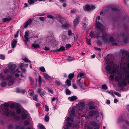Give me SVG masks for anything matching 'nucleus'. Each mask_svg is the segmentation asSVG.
Listing matches in <instances>:
<instances>
[{
    "label": "nucleus",
    "instance_id": "obj_1",
    "mask_svg": "<svg viewBox=\"0 0 129 129\" xmlns=\"http://www.w3.org/2000/svg\"><path fill=\"white\" fill-rule=\"evenodd\" d=\"M127 60L128 63L124 62L120 64L121 73L125 74L129 73V55L127 57Z\"/></svg>",
    "mask_w": 129,
    "mask_h": 129
},
{
    "label": "nucleus",
    "instance_id": "obj_2",
    "mask_svg": "<svg viewBox=\"0 0 129 129\" xmlns=\"http://www.w3.org/2000/svg\"><path fill=\"white\" fill-rule=\"evenodd\" d=\"M88 116L91 117L94 115L97 117L99 116V113L98 111L96 110H94L90 111L88 113Z\"/></svg>",
    "mask_w": 129,
    "mask_h": 129
},
{
    "label": "nucleus",
    "instance_id": "obj_3",
    "mask_svg": "<svg viewBox=\"0 0 129 129\" xmlns=\"http://www.w3.org/2000/svg\"><path fill=\"white\" fill-rule=\"evenodd\" d=\"M66 120L67 121L66 122L67 127L71 126L74 120L73 118L72 117H68L67 118Z\"/></svg>",
    "mask_w": 129,
    "mask_h": 129
},
{
    "label": "nucleus",
    "instance_id": "obj_4",
    "mask_svg": "<svg viewBox=\"0 0 129 129\" xmlns=\"http://www.w3.org/2000/svg\"><path fill=\"white\" fill-rule=\"evenodd\" d=\"M54 38L52 36H48L46 39V41L48 44L51 45L55 41Z\"/></svg>",
    "mask_w": 129,
    "mask_h": 129
},
{
    "label": "nucleus",
    "instance_id": "obj_5",
    "mask_svg": "<svg viewBox=\"0 0 129 129\" xmlns=\"http://www.w3.org/2000/svg\"><path fill=\"white\" fill-rule=\"evenodd\" d=\"M81 18V16L80 15L77 16L76 18L74 19L73 21L74 26L75 27L80 22V20Z\"/></svg>",
    "mask_w": 129,
    "mask_h": 129
},
{
    "label": "nucleus",
    "instance_id": "obj_6",
    "mask_svg": "<svg viewBox=\"0 0 129 129\" xmlns=\"http://www.w3.org/2000/svg\"><path fill=\"white\" fill-rule=\"evenodd\" d=\"M101 24L100 22H98L95 24V26L98 29L97 31L99 33H102L103 30L101 28Z\"/></svg>",
    "mask_w": 129,
    "mask_h": 129
},
{
    "label": "nucleus",
    "instance_id": "obj_7",
    "mask_svg": "<svg viewBox=\"0 0 129 129\" xmlns=\"http://www.w3.org/2000/svg\"><path fill=\"white\" fill-rule=\"evenodd\" d=\"M105 69L106 70V72L107 73L111 74L113 73L111 71L112 70V67L110 65L107 64L106 66Z\"/></svg>",
    "mask_w": 129,
    "mask_h": 129
},
{
    "label": "nucleus",
    "instance_id": "obj_8",
    "mask_svg": "<svg viewBox=\"0 0 129 129\" xmlns=\"http://www.w3.org/2000/svg\"><path fill=\"white\" fill-rule=\"evenodd\" d=\"M103 33V35L102 36V38L103 41L104 42L107 43L108 41V35L107 34H104L103 31L102 33Z\"/></svg>",
    "mask_w": 129,
    "mask_h": 129
},
{
    "label": "nucleus",
    "instance_id": "obj_9",
    "mask_svg": "<svg viewBox=\"0 0 129 129\" xmlns=\"http://www.w3.org/2000/svg\"><path fill=\"white\" fill-rule=\"evenodd\" d=\"M8 108L7 109L6 111L5 112V114L8 115V114H10L13 116H16V113L15 112H10L8 111Z\"/></svg>",
    "mask_w": 129,
    "mask_h": 129
},
{
    "label": "nucleus",
    "instance_id": "obj_10",
    "mask_svg": "<svg viewBox=\"0 0 129 129\" xmlns=\"http://www.w3.org/2000/svg\"><path fill=\"white\" fill-rule=\"evenodd\" d=\"M79 78H81V79L82 78H86V76L85 73H79L77 77V79H78Z\"/></svg>",
    "mask_w": 129,
    "mask_h": 129
},
{
    "label": "nucleus",
    "instance_id": "obj_11",
    "mask_svg": "<svg viewBox=\"0 0 129 129\" xmlns=\"http://www.w3.org/2000/svg\"><path fill=\"white\" fill-rule=\"evenodd\" d=\"M85 105L84 102H83L80 103L79 106L78 107V109L80 111L83 110Z\"/></svg>",
    "mask_w": 129,
    "mask_h": 129
},
{
    "label": "nucleus",
    "instance_id": "obj_12",
    "mask_svg": "<svg viewBox=\"0 0 129 129\" xmlns=\"http://www.w3.org/2000/svg\"><path fill=\"white\" fill-rule=\"evenodd\" d=\"M17 42V41L15 39L13 40L12 41L11 44L12 48H15L16 47Z\"/></svg>",
    "mask_w": 129,
    "mask_h": 129
},
{
    "label": "nucleus",
    "instance_id": "obj_13",
    "mask_svg": "<svg viewBox=\"0 0 129 129\" xmlns=\"http://www.w3.org/2000/svg\"><path fill=\"white\" fill-rule=\"evenodd\" d=\"M88 107L90 110H93L95 109V106L93 102H90L88 104Z\"/></svg>",
    "mask_w": 129,
    "mask_h": 129
},
{
    "label": "nucleus",
    "instance_id": "obj_14",
    "mask_svg": "<svg viewBox=\"0 0 129 129\" xmlns=\"http://www.w3.org/2000/svg\"><path fill=\"white\" fill-rule=\"evenodd\" d=\"M99 33H98V34H95V35L94 33L92 32V31L90 33L89 36L91 38H94L95 37L98 38L100 36Z\"/></svg>",
    "mask_w": 129,
    "mask_h": 129
},
{
    "label": "nucleus",
    "instance_id": "obj_15",
    "mask_svg": "<svg viewBox=\"0 0 129 129\" xmlns=\"http://www.w3.org/2000/svg\"><path fill=\"white\" fill-rule=\"evenodd\" d=\"M16 68V65L14 64L10 65L9 66L8 70L11 71H14Z\"/></svg>",
    "mask_w": 129,
    "mask_h": 129
},
{
    "label": "nucleus",
    "instance_id": "obj_16",
    "mask_svg": "<svg viewBox=\"0 0 129 129\" xmlns=\"http://www.w3.org/2000/svg\"><path fill=\"white\" fill-rule=\"evenodd\" d=\"M123 42L125 44L128 43V39H129V34H127L125 37L123 38Z\"/></svg>",
    "mask_w": 129,
    "mask_h": 129
},
{
    "label": "nucleus",
    "instance_id": "obj_17",
    "mask_svg": "<svg viewBox=\"0 0 129 129\" xmlns=\"http://www.w3.org/2000/svg\"><path fill=\"white\" fill-rule=\"evenodd\" d=\"M37 92L41 96L42 95H44L45 94V93L44 91H42V88H38V89Z\"/></svg>",
    "mask_w": 129,
    "mask_h": 129
},
{
    "label": "nucleus",
    "instance_id": "obj_18",
    "mask_svg": "<svg viewBox=\"0 0 129 129\" xmlns=\"http://www.w3.org/2000/svg\"><path fill=\"white\" fill-rule=\"evenodd\" d=\"M16 92L17 93H21L24 94L25 93L26 91L25 90H21L19 88H17L16 89Z\"/></svg>",
    "mask_w": 129,
    "mask_h": 129
},
{
    "label": "nucleus",
    "instance_id": "obj_19",
    "mask_svg": "<svg viewBox=\"0 0 129 129\" xmlns=\"http://www.w3.org/2000/svg\"><path fill=\"white\" fill-rule=\"evenodd\" d=\"M15 79V78L14 77L9 80L8 82V85L9 86L12 85L14 82Z\"/></svg>",
    "mask_w": 129,
    "mask_h": 129
},
{
    "label": "nucleus",
    "instance_id": "obj_20",
    "mask_svg": "<svg viewBox=\"0 0 129 129\" xmlns=\"http://www.w3.org/2000/svg\"><path fill=\"white\" fill-rule=\"evenodd\" d=\"M115 42V40L114 38L112 36H110L109 37V42L115 45H117V43H114Z\"/></svg>",
    "mask_w": 129,
    "mask_h": 129
},
{
    "label": "nucleus",
    "instance_id": "obj_21",
    "mask_svg": "<svg viewBox=\"0 0 129 129\" xmlns=\"http://www.w3.org/2000/svg\"><path fill=\"white\" fill-rule=\"evenodd\" d=\"M12 19V18L10 16H8L7 17L3 19V22H5L7 21H10Z\"/></svg>",
    "mask_w": 129,
    "mask_h": 129
},
{
    "label": "nucleus",
    "instance_id": "obj_22",
    "mask_svg": "<svg viewBox=\"0 0 129 129\" xmlns=\"http://www.w3.org/2000/svg\"><path fill=\"white\" fill-rule=\"evenodd\" d=\"M65 47L63 46H61L60 47V48L58 49H56L54 50H53L52 51H54L55 52H59L60 51H63L65 50Z\"/></svg>",
    "mask_w": 129,
    "mask_h": 129
},
{
    "label": "nucleus",
    "instance_id": "obj_23",
    "mask_svg": "<svg viewBox=\"0 0 129 129\" xmlns=\"http://www.w3.org/2000/svg\"><path fill=\"white\" fill-rule=\"evenodd\" d=\"M43 75L44 78L47 80L49 79L52 80V78L51 77L48 75L47 74L43 73Z\"/></svg>",
    "mask_w": 129,
    "mask_h": 129
},
{
    "label": "nucleus",
    "instance_id": "obj_24",
    "mask_svg": "<svg viewBox=\"0 0 129 129\" xmlns=\"http://www.w3.org/2000/svg\"><path fill=\"white\" fill-rule=\"evenodd\" d=\"M77 99V97L75 96H73L71 97H69L68 98L69 100L73 101L76 100Z\"/></svg>",
    "mask_w": 129,
    "mask_h": 129
},
{
    "label": "nucleus",
    "instance_id": "obj_25",
    "mask_svg": "<svg viewBox=\"0 0 129 129\" xmlns=\"http://www.w3.org/2000/svg\"><path fill=\"white\" fill-rule=\"evenodd\" d=\"M15 108L16 110V113L18 114H19L21 113V110L19 108V106L17 105L15 107Z\"/></svg>",
    "mask_w": 129,
    "mask_h": 129
},
{
    "label": "nucleus",
    "instance_id": "obj_26",
    "mask_svg": "<svg viewBox=\"0 0 129 129\" xmlns=\"http://www.w3.org/2000/svg\"><path fill=\"white\" fill-rule=\"evenodd\" d=\"M29 35V31L28 30L26 31L25 33V34L24 36V37L25 39H29L30 38H28Z\"/></svg>",
    "mask_w": 129,
    "mask_h": 129
},
{
    "label": "nucleus",
    "instance_id": "obj_27",
    "mask_svg": "<svg viewBox=\"0 0 129 129\" xmlns=\"http://www.w3.org/2000/svg\"><path fill=\"white\" fill-rule=\"evenodd\" d=\"M27 117V116L25 112H22L21 113V117L23 119H26Z\"/></svg>",
    "mask_w": 129,
    "mask_h": 129
},
{
    "label": "nucleus",
    "instance_id": "obj_28",
    "mask_svg": "<svg viewBox=\"0 0 129 129\" xmlns=\"http://www.w3.org/2000/svg\"><path fill=\"white\" fill-rule=\"evenodd\" d=\"M90 6L88 5H86L85 7L84 8V10L85 11H90Z\"/></svg>",
    "mask_w": 129,
    "mask_h": 129
},
{
    "label": "nucleus",
    "instance_id": "obj_29",
    "mask_svg": "<svg viewBox=\"0 0 129 129\" xmlns=\"http://www.w3.org/2000/svg\"><path fill=\"white\" fill-rule=\"evenodd\" d=\"M80 87L84 89L85 86V84L84 83V82L82 81L81 83L78 84Z\"/></svg>",
    "mask_w": 129,
    "mask_h": 129
},
{
    "label": "nucleus",
    "instance_id": "obj_30",
    "mask_svg": "<svg viewBox=\"0 0 129 129\" xmlns=\"http://www.w3.org/2000/svg\"><path fill=\"white\" fill-rule=\"evenodd\" d=\"M118 86L120 87H122L123 86H124V84L122 81H119L118 83Z\"/></svg>",
    "mask_w": 129,
    "mask_h": 129
},
{
    "label": "nucleus",
    "instance_id": "obj_31",
    "mask_svg": "<svg viewBox=\"0 0 129 129\" xmlns=\"http://www.w3.org/2000/svg\"><path fill=\"white\" fill-rule=\"evenodd\" d=\"M49 114V113H48L45 116L44 120L46 122H47L49 120V118L48 116Z\"/></svg>",
    "mask_w": 129,
    "mask_h": 129
},
{
    "label": "nucleus",
    "instance_id": "obj_32",
    "mask_svg": "<svg viewBox=\"0 0 129 129\" xmlns=\"http://www.w3.org/2000/svg\"><path fill=\"white\" fill-rule=\"evenodd\" d=\"M32 46L35 48H38L40 47V46L39 44L35 43L32 44Z\"/></svg>",
    "mask_w": 129,
    "mask_h": 129
},
{
    "label": "nucleus",
    "instance_id": "obj_33",
    "mask_svg": "<svg viewBox=\"0 0 129 129\" xmlns=\"http://www.w3.org/2000/svg\"><path fill=\"white\" fill-rule=\"evenodd\" d=\"M15 129H24L23 126H20L19 125H15Z\"/></svg>",
    "mask_w": 129,
    "mask_h": 129
},
{
    "label": "nucleus",
    "instance_id": "obj_34",
    "mask_svg": "<svg viewBox=\"0 0 129 129\" xmlns=\"http://www.w3.org/2000/svg\"><path fill=\"white\" fill-rule=\"evenodd\" d=\"M74 73H72L70 74L68 76V78L70 80H71L74 77Z\"/></svg>",
    "mask_w": 129,
    "mask_h": 129
},
{
    "label": "nucleus",
    "instance_id": "obj_35",
    "mask_svg": "<svg viewBox=\"0 0 129 129\" xmlns=\"http://www.w3.org/2000/svg\"><path fill=\"white\" fill-rule=\"evenodd\" d=\"M91 125L93 127L98 126L99 125H98L97 123L95 121H93L90 123Z\"/></svg>",
    "mask_w": 129,
    "mask_h": 129
},
{
    "label": "nucleus",
    "instance_id": "obj_36",
    "mask_svg": "<svg viewBox=\"0 0 129 129\" xmlns=\"http://www.w3.org/2000/svg\"><path fill=\"white\" fill-rule=\"evenodd\" d=\"M12 78V76L11 75H8L7 76L6 78L5 77V79L7 81H9L11 80Z\"/></svg>",
    "mask_w": 129,
    "mask_h": 129
},
{
    "label": "nucleus",
    "instance_id": "obj_37",
    "mask_svg": "<svg viewBox=\"0 0 129 129\" xmlns=\"http://www.w3.org/2000/svg\"><path fill=\"white\" fill-rule=\"evenodd\" d=\"M71 80H70V79H67L66 81V82L69 86H70L71 85Z\"/></svg>",
    "mask_w": 129,
    "mask_h": 129
},
{
    "label": "nucleus",
    "instance_id": "obj_38",
    "mask_svg": "<svg viewBox=\"0 0 129 129\" xmlns=\"http://www.w3.org/2000/svg\"><path fill=\"white\" fill-rule=\"evenodd\" d=\"M38 125L39 126L40 129H46L45 126L39 123Z\"/></svg>",
    "mask_w": 129,
    "mask_h": 129
},
{
    "label": "nucleus",
    "instance_id": "obj_39",
    "mask_svg": "<svg viewBox=\"0 0 129 129\" xmlns=\"http://www.w3.org/2000/svg\"><path fill=\"white\" fill-rule=\"evenodd\" d=\"M74 59V58L70 56H69L67 60L69 61H71Z\"/></svg>",
    "mask_w": 129,
    "mask_h": 129
},
{
    "label": "nucleus",
    "instance_id": "obj_40",
    "mask_svg": "<svg viewBox=\"0 0 129 129\" xmlns=\"http://www.w3.org/2000/svg\"><path fill=\"white\" fill-rule=\"evenodd\" d=\"M7 85V83L4 81L2 82L1 84V86L2 87H5Z\"/></svg>",
    "mask_w": 129,
    "mask_h": 129
},
{
    "label": "nucleus",
    "instance_id": "obj_41",
    "mask_svg": "<svg viewBox=\"0 0 129 129\" xmlns=\"http://www.w3.org/2000/svg\"><path fill=\"white\" fill-rule=\"evenodd\" d=\"M114 79L115 81L117 82H118L120 80L119 77L118 76H116L115 77Z\"/></svg>",
    "mask_w": 129,
    "mask_h": 129
},
{
    "label": "nucleus",
    "instance_id": "obj_42",
    "mask_svg": "<svg viewBox=\"0 0 129 129\" xmlns=\"http://www.w3.org/2000/svg\"><path fill=\"white\" fill-rule=\"evenodd\" d=\"M3 75V73H0V78L2 80H5V77Z\"/></svg>",
    "mask_w": 129,
    "mask_h": 129
},
{
    "label": "nucleus",
    "instance_id": "obj_43",
    "mask_svg": "<svg viewBox=\"0 0 129 129\" xmlns=\"http://www.w3.org/2000/svg\"><path fill=\"white\" fill-rule=\"evenodd\" d=\"M28 2L29 5H32L34 3L35 1L33 0H28Z\"/></svg>",
    "mask_w": 129,
    "mask_h": 129
},
{
    "label": "nucleus",
    "instance_id": "obj_44",
    "mask_svg": "<svg viewBox=\"0 0 129 129\" xmlns=\"http://www.w3.org/2000/svg\"><path fill=\"white\" fill-rule=\"evenodd\" d=\"M24 125L25 126H27L29 125V123L28 121L27 120H25L24 122Z\"/></svg>",
    "mask_w": 129,
    "mask_h": 129
},
{
    "label": "nucleus",
    "instance_id": "obj_45",
    "mask_svg": "<svg viewBox=\"0 0 129 129\" xmlns=\"http://www.w3.org/2000/svg\"><path fill=\"white\" fill-rule=\"evenodd\" d=\"M111 61L110 59L109 58H107L106 60V63L107 64H109L111 62Z\"/></svg>",
    "mask_w": 129,
    "mask_h": 129
},
{
    "label": "nucleus",
    "instance_id": "obj_46",
    "mask_svg": "<svg viewBox=\"0 0 129 129\" xmlns=\"http://www.w3.org/2000/svg\"><path fill=\"white\" fill-rule=\"evenodd\" d=\"M102 88L103 89L107 90L108 89V88L105 84H104L102 85Z\"/></svg>",
    "mask_w": 129,
    "mask_h": 129
},
{
    "label": "nucleus",
    "instance_id": "obj_47",
    "mask_svg": "<svg viewBox=\"0 0 129 129\" xmlns=\"http://www.w3.org/2000/svg\"><path fill=\"white\" fill-rule=\"evenodd\" d=\"M9 106V104L7 103H5L4 104H2L1 105V106L2 107L4 106L5 107H8Z\"/></svg>",
    "mask_w": 129,
    "mask_h": 129
},
{
    "label": "nucleus",
    "instance_id": "obj_48",
    "mask_svg": "<svg viewBox=\"0 0 129 129\" xmlns=\"http://www.w3.org/2000/svg\"><path fill=\"white\" fill-rule=\"evenodd\" d=\"M40 70L42 72H46L44 67H41L39 68Z\"/></svg>",
    "mask_w": 129,
    "mask_h": 129
},
{
    "label": "nucleus",
    "instance_id": "obj_49",
    "mask_svg": "<svg viewBox=\"0 0 129 129\" xmlns=\"http://www.w3.org/2000/svg\"><path fill=\"white\" fill-rule=\"evenodd\" d=\"M29 79L30 81L31 84H33L34 82V80L33 78L31 76H29Z\"/></svg>",
    "mask_w": 129,
    "mask_h": 129
},
{
    "label": "nucleus",
    "instance_id": "obj_50",
    "mask_svg": "<svg viewBox=\"0 0 129 129\" xmlns=\"http://www.w3.org/2000/svg\"><path fill=\"white\" fill-rule=\"evenodd\" d=\"M123 120V118L122 117H119L118 119V122H120L122 121Z\"/></svg>",
    "mask_w": 129,
    "mask_h": 129
},
{
    "label": "nucleus",
    "instance_id": "obj_51",
    "mask_svg": "<svg viewBox=\"0 0 129 129\" xmlns=\"http://www.w3.org/2000/svg\"><path fill=\"white\" fill-rule=\"evenodd\" d=\"M66 94L67 95H70L71 94V92L68 89H67L66 90Z\"/></svg>",
    "mask_w": 129,
    "mask_h": 129
},
{
    "label": "nucleus",
    "instance_id": "obj_52",
    "mask_svg": "<svg viewBox=\"0 0 129 129\" xmlns=\"http://www.w3.org/2000/svg\"><path fill=\"white\" fill-rule=\"evenodd\" d=\"M28 65V64H25L23 63H20V64L19 66L20 68H21L24 66H27Z\"/></svg>",
    "mask_w": 129,
    "mask_h": 129
},
{
    "label": "nucleus",
    "instance_id": "obj_53",
    "mask_svg": "<svg viewBox=\"0 0 129 129\" xmlns=\"http://www.w3.org/2000/svg\"><path fill=\"white\" fill-rule=\"evenodd\" d=\"M68 34L69 36H72L73 34L72 33L71 30H69L68 31Z\"/></svg>",
    "mask_w": 129,
    "mask_h": 129
},
{
    "label": "nucleus",
    "instance_id": "obj_54",
    "mask_svg": "<svg viewBox=\"0 0 129 129\" xmlns=\"http://www.w3.org/2000/svg\"><path fill=\"white\" fill-rule=\"evenodd\" d=\"M38 95L37 94H36L34 96H33V99L35 101H38Z\"/></svg>",
    "mask_w": 129,
    "mask_h": 129
},
{
    "label": "nucleus",
    "instance_id": "obj_55",
    "mask_svg": "<svg viewBox=\"0 0 129 129\" xmlns=\"http://www.w3.org/2000/svg\"><path fill=\"white\" fill-rule=\"evenodd\" d=\"M55 82L56 84L59 86H60L61 84V82L59 81L56 80Z\"/></svg>",
    "mask_w": 129,
    "mask_h": 129
},
{
    "label": "nucleus",
    "instance_id": "obj_56",
    "mask_svg": "<svg viewBox=\"0 0 129 129\" xmlns=\"http://www.w3.org/2000/svg\"><path fill=\"white\" fill-rule=\"evenodd\" d=\"M86 40L87 44L88 45H90L91 43H90V40L89 39H88L87 38H86Z\"/></svg>",
    "mask_w": 129,
    "mask_h": 129
},
{
    "label": "nucleus",
    "instance_id": "obj_57",
    "mask_svg": "<svg viewBox=\"0 0 129 129\" xmlns=\"http://www.w3.org/2000/svg\"><path fill=\"white\" fill-rule=\"evenodd\" d=\"M0 58L3 60L5 59V56L2 54H0Z\"/></svg>",
    "mask_w": 129,
    "mask_h": 129
},
{
    "label": "nucleus",
    "instance_id": "obj_58",
    "mask_svg": "<svg viewBox=\"0 0 129 129\" xmlns=\"http://www.w3.org/2000/svg\"><path fill=\"white\" fill-rule=\"evenodd\" d=\"M77 11L76 10L73 9L72 10L70 11V13L71 14H75Z\"/></svg>",
    "mask_w": 129,
    "mask_h": 129
},
{
    "label": "nucleus",
    "instance_id": "obj_59",
    "mask_svg": "<svg viewBox=\"0 0 129 129\" xmlns=\"http://www.w3.org/2000/svg\"><path fill=\"white\" fill-rule=\"evenodd\" d=\"M8 129H13L14 128V127L11 124L9 125L8 127Z\"/></svg>",
    "mask_w": 129,
    "mask_h": 129
},
{
    "label": "nucleus",
    "instance_id": "obj_60",
    "mask_svg": "<svg viewBox=\"0 0 129 129\" xmlns=\"http://www.w3.org/2000/svg\"><path fill=\"white\" fill-rule=\"evenodd\" d=\"M26 22L29 24V25H30L32 23V21L31 19H30Z\"/></svg>",
    "mask_w": 129,
    "mask_h": 129
},
{
    "label": "nucleus",
    "instance_id": "obj_61",
    "mask_svg": "<svg viewBox=\"0 0 129 129\" xmlns=\"http://www.w3.org/2000/svg\"><path fill=\"white\" fill-rule=\"evenodd\" d=\"M46 17H39L40 19L42 21H44L46 19Z\"/></svg>",
    "mask_w": 129,
    "mask_h": 129
},
{
    "label": "nucleus",
    "instance_id": "obj_62",
    "mask_svg": "<svg viewBox=\"0 0 129 129\" xmlns=\"http://www.w3.org/2000/svg\"><path fill=\"white\" fill-rule=\"evenodd\" d=\"M8 70L7 69H6L4 70V74H8L9 73Z\"/></svg>",
    "mask_w": 129,
    "mask_h": 129
},
{
    "label": "nucleus",
    "instance_id": "obj_63",
    "mask_svg": "<svg viewBox=\"0 0 129 129\" xmlns=\"http://www.w3.org/2000/svg\"><path fill=\"white\" fill-rule=\"evenodd\" d=\"M68 24L66 23L62 25V27L63 28H66L68 27Z\"/></svg>",
    "mask_w": 129,
    "mask_h": 129
},
{
    "label": "nucleus",
    "instance_id": "obj_64",
    "mask_svg": "<svg viewBox=\"0 0 129 129\" xmlns=\"http://www.w3.org/2000/svg\"><path fill=\"white\" fill-rule=\"evenodd\" d=\"M15 107V105L14 103H12L11 104L10 106V107L11 108L13 109Z\"/></svg>",
    "mask_w": 129,
    "mask_h": 129
}]
</instances>
